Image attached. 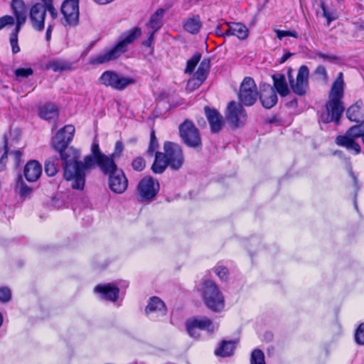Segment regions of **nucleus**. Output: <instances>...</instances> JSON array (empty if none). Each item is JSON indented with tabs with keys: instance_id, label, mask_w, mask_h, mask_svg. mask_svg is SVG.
<instances>
[{
	"instance_id": "nucleus-1",
	"label": "nucleus",
	"mask_w": 364,
	"mask_h": 364,
	"mask_svg": "<svg viewBox=\"0 0 364 364\" xmlns=\"http://www.w3.org/2000/svg\"><path fill=\"white\" fill-rule=\"evenodd\" d=\"M75 127L65 125L58 131L52 139L53 149L60 154L63 162V178L70 182V186L75 190H82L85 183V176L88 168L85 167V161H79L80 151L68 146L75 134Z\"/></svg>"
},
{
	"instance_id": "nucleus-2",
	"label": "nucleus",
	"mask_w": 364,
	"mask_h": 364,
	"mask_svg": "<svg viewBox=\"0 0 364 364\" xmlns=\"http://www.w3.org/2000/svg\"><path fill=\"white\" fill-rule=\"evenodd\" d=\"M344 80L343 73H339L333 81L328 94L326 102V112L321 114V120L324 123L334 122L339 124L341 117L344 111L342 98L344 95Z\"/></svg>"
},
{
	"instance_id": "nucleus-3",
	"label": "nucleus",
	"mask_w": 364,
	"mask_h": 364,
	"mask_svg": "<svg viewBox=\"0 0 364 364\" xmlns=\"http://www.w3.org/2000/svg\"><path fill=\"white\" fill-rule=\"evenodd\" d=\"M141 34V29L138 27L124 32L114 47L92 56L89 60V63L91 65H100L118 58L127 51L128 46L132 44Z\"/></svg>"
},
{
	"instance_id": "nucleus-4",
	"label": "nucleus",
	"mask_w": 364,
	"mask_h": 364,
	"mask_svg": "<svg viewBox=\"0 0 364 364\" xmlns=\"http://www.w3.org/2000/svg\"><path fill=\"white\" fill-rule=\"evenodd\" d=\"M362 137L364 144V124H360L350 127L343 135L338 136L336 143L345 147L349 151H353L355 154L360 153L361 149L356 140Z\"/></svg>"
},
{
	"instance_id": "nucleus-5",
	"label": "nucleus",
	"mask_w": 364,
	"mask_h": 364,
	"mask_svg": "<svg viewBox=\"0 0 364 364\" xmlns=\"http://www.w3.org/2000/svg\"><path fill=\"white\" fill-rule=\"evenodd\" d=\"M203 298L206 306L215 312L222 311L225 306L224 297L217 285L207 280L203 284Z\"/></svg>"
},
{
	"instance_id": "nucleus-6",
	"label": "nucleus",
	"mask_w": 364,
	"mask_h": 364,
	"mask_svg": "<svg viewBox=\"0 0 364 364\" xmlns=\"http://www.w3.org/2000/svg\"><path fill=\"white\" fill-rule=\"evenodd\" d=\"M100 84L110 87L116 90H123L129 85L134 83V80L119 75L112 70L105 71L99 78Z\"/></svg>"
},
{
	"instance_id": "nucleus-7",
	"label": "nucleus",
	"mask_w": 364,
	"mask_h": 364,
	"mask_svg": "<svg viewBox=\"0 0 364 364\" xmlns=\"http://www.w3.org/2000/svg\"><path fill=\"white\" fill-rule=\"evenodd\" d=\"M179 134L183 143L191 148H200L202 141L198 129L193 123L185 120L179 127Z\"/></svg>"
},
{
	"instance_id": "nucleus-8",
	"label": "nucleus",
	"mask_w": 364,
	"mask_h": 364,
	"mask_svg": "<svg viewBox=\"0 0 364 364\" xmlns=\"http://www.w3.org/2000/svg\"><path fill=\"white\" fill-rule=\"evenodd\" d=\"M258 95L254 80L250 77H245L238 92V99L240 103L245 106H251L257 101Z\"/></svg>"
},
{
	"instance_id": "nucleus-9",
	"label": "nucleus",
	"mask_w": 364,
	"mask_h": 364,
	"mask_svg": "<svg viewBox=\"0 0 364 364\" xmlns=\"http://www.w3.org/2000/svg\"><path fill=\"white\" fill-rule=\"evenodd\" d=\"M63 18L61 23L64 26L74 27L79 23V0H65L61 6Z\"/></svg>"
},
{
	"instance_id": "nucleus-10",
	"label": "nucleus",
	"mask_w": 364,
	"mask_h": 364,
	"mask_svg": "<svg viewBox=\"0 0 364 364\" xmlns=\"http://www.w3.org/2000/svg\"><path fill=\"white\" fill-rule=\"evenodd\" d=\"M159 183L151 176L143 178L137 186V195L140 201L152 200L159 191Z\"/></svg>"
},
{
	"instance_id": "nucleus-11",
	"label": "nucleus",
	"mask_w": 364,
	"mask_h": 364,
	"mask_svg": "<svg viewBox=\"0 0 364 364\" xmlns=\"http://www.w3.org/2000/svg\"><path fill=\"white\" fill-rule=\"evenodd\" d=\"M164 149L170 168L173 170H178L184 161L181 146L176 143L166 141L164 143Z\"/></svg>"
},
{
	"instance_id": "nucleus-12",
	"label": "nucleus",
	"mask_w": 364,
	"mask_h": 364,
	"mask_svg": "<svg viewBox=\"0 0 364 364\" xmlns=\"http://www.w3.org/2000/svg\"><path fill=\"white\" fill-rule=\"evenodd\" d=\"M226 118L232 127H240L245 124L247 114L240 103L232 101L228 105Z\"/></svg>"
},
{
	"instance_id": "nucleus-13",
	"label": "nucleus",
	"mask_w": 364,
	"mask_h": 364,
	"mask_svg": "<svg viewBox=\"0 0 364 364\" xmlns=\"http://www.w3.org/2000/svg\"><path fill=\"white\" fill-rule=\"evenodd\" d=\"M309 70L306 65H301L296 80L290 79V86L293 92L300 96L304 95L309 87Z\"/></svg>"
},
{
	"instance_id": "nucleus-14",
	"label": "nucleus",
	"mask_w": 364,
	"mask_h": 364,
	"mask_svg": "<svg viewBox=\"0 0 364 364\" xmlns=\"http://www.w3.org/2000/svg\"><path fill=\"white\" fill-rule=\"evenodd\" d=\"M46 9L44 4H36L30 10V20L33 28L38 31H41L45 28V16Z\"/></svg>"
},
{
	"instance_id": "nucleus-15",
	"label": "nucleus",
	"mask_w": 364,
	"mask_h": 364,
	"mask_svg": "<svg viewBox=\"0 0 364 364\" xmlns=\"http://www.w3.org/2000/svg\"><path fill=\"white\" fill-rule=\"evenodd\" d=\"M128 181L122 170L114 172L109 177V187L116 193H122L127 188Z\"/></svg>"
},
{
	"instance_id": "nucleus-16",
	"label": "nucleus",
	"mask_w": 364,
	"mask_h": 364,
	"mask_svg": "<svg viewBox=\"0 0 364 364\" xmlns=\"http://www.w3.org/2000/svg\"><path fill=\"white\" fill-rule=\"evenodd\" d=\"M205 114L210 127L212 133H218L224 126L223 117L215 109L208 107L204 108Z\"/></svg>"
},
{
	"instance_id": "nucleus-17",
	"label": "nucleus",
	"mask_w": 364,
	"mask_h": 364,
	"mask_svg": "<svg viewBox=\"0 0 364 364\" xmlns=\"http://www.w3.org/2000/svg\"><path fill=\"white\" fill-rule=\"evenodd\" d=\"M114 154L103 155L100 159L96 160L95 165H97L104 174H109L111 176L114 172L119 171L117 166L114 161Z\"/></svg>"
},
{
	"instance_id": "nucleus-18",
	"label": "nucleus",
	"mask_w": 364,
	"mask_h": 364,
	"mask_svg": "<svg viewBox=\"0 0 364 364\" xmlns=\"http://www.w3.org/2000/svg\"><path fill=\"white\" fill-rule=\"evenodd\" d=\"M346 116L351 122L364 124V105L363 101L359 100L349 107L346 111Z\"/></svg>"
},
{
	"instance_id": "nucleus-19",
	"label": "nucleus",
	"mask_w": 364,
	"mask_h": 364,
	"mask_svg": "<svg viewBox=\"0 0 364 364\" xmlns=\"http://www.w3.org/2000/svg\"><path fill=\"white\" fill-rule=\"evenodd\" d=\"M259 99L264 107L270 109L274 107L277 102V95L274 87L269 85H264Z\"/></svg>"
},
{
	"instance_id": "nucleus-20",
	"label": "nucleus",
	"mask_w": 364,
	"mask_h": 364,
	"mask_svg": "<svg viewBox=\"0 0 364 364\" xmlns=\"http://www.w3.org/2000/svg\"><path fill=\"white\" fill-rule=\"evenodd\" d=\"M41 173V165L37 161H30L25 166L24 175L28 181L33 182L37 181Z\"/></svg>"
},
{
	"instance_id": "nucleus-21",
	"label": "nucleus",
	"mask_w": 364,
	"mask_h": 364,
	"mask_svg": "<svg viewBox=\"0 0 364 364\" xmlns=\"http://www.w3.org/2000/svg\"><path fill=\"white\" fill-rule=\"evenodd\" d=\"M11 9L16 18V26H21L26 20L27 9L23 0H12Z\"/></svg>"
},
{
	"instance_id": "nucleus-22",
	"label": "nucleus",
	"mask_w": 364,
	"mask_h": 364,
	"mask_svg": "<svg viewBox=\"0 0 364 364\" xmlns=\"http://www.w3.org/2000/svg\"><path fill=\"white\" fill-rule=\"evenodd\" d=\"M145 311L146 314L155 313L158 316H164L166 314L167 309L161 299L159 297L153 296L149 299Z\"/></svg>"
},
{
	"instance_id": "nucleus-23",
	"label": "nucleus",
	"mask_w": 364,
	"mask_h": 364,
	"mask_svg": "<svg viewBox=\"0 0 364 364\" xmlns=\"http://www.w3.org/2000/svg\"><path fill=\"white\" fill-rule=\"evenodd\" d=\"M228 28L226 30L227 36H235L240 40H245L248 37L249 30L242 23H226Z\"/></svg>"
},
{
	"instance_id": "nucleus-24",
	"label": "nucleus",
	"mask_w": 364,
	"mask_h": 364,
	"mask_svg": "<svg viewBox=\"0 0 364 364\" xmlns=\"http://www.w3.org/2000/svg\"><path fill=\"white\" fill-rule=\"evenodd\" d=\"M95 291L100 293L105 299L114 301L118 298L119 288L111 284L96 286Z\"/></svg>"
},
{
	"instance_id": "nucleus-25",
	"label": "nucleus",
	"mask_w": 364,
	"mask_h": 364,
	"mask_svg": "<svg viewBox=\"0 0 364 364\" xmlns=\"http://www.w3.org/2000/svg\"><path fill=\"white\" fill-rule=\"evenodd\" d=\"M189 321L199 330L206 331L208 333H213L218 328L212 321L207 317L193 318Z\"/></svg>"
},
{
	"instance_id": "nucleus-26",
	"label": "nucleus",
	"mask_w": 364,
	"mask_h": 364,
	"mask_svg": "<svg viewBox=\"0 0 364 364\" xmlns=\"http://www.w3.org/2000/svg\"><path fill=\"white\" fill-rule=\"evenodd\" d=\"M105 155L100 151L98 143L94 142L91 146V154L85 157V167L88 168V170L92 168L95 166V161L100 158L101 156Z\"/></svg>"
},
{
	"instance_id": "nucleus-27",
	"label": "nucleus",
	"mask_w": 364,
	"mask_h": 364,
	"mask_svg": "<svg viewBox=\"0 0 364 364\" xmlns=\"http://www.w3.org/2000/svg\"><path fill=\"white\" fill-rule=\"evenodd\" d=\"M165 14V9H157L150 17L146 26L149 27L152 31L156 32L163 25V18Z\"/></svg>"
},
{
	"instance_id": "nucleus-28",
	"label": "nucleus",
	"mask_w": 364,
	"mask_h": 364,
	"mask_svg": "<svg viewBox=\"0 0 364 364\" xmlns=\"http://www.w3.org/2000/svg\"><path fill=\"white\" fill-rule=\"evenodd\" d=\"M168 166L164 153L156 151L155 160L151 166V170L154 173H162Z\"/></svg>"
},
{
	"instance_id": "nucleus-29",
	"label": "nucleus",
	"mask_w": 364,
	"mask_h": 364,
	"mask_svg": "<svg viewBox=\"0 0 364 364\" xmlns=\"http://www.w3.org/2000/svg\"><path fill=\"white\" fill-rule=\"evenodd\" d=\"M272 79L274 81V87L277 92H278L281 96H287L289 90L284 75L277 73L272 76Z\"/></svg>"
},
{
	"instance_id": "nucleus-30",
	"label": "nucleus",
	"mask_w": 364,
	"mask_h": 364,
	"mask_svg": "<svg viewBox=\"0 0 364 364\" xmlns=\"http://www.w3.org/2000/svg\"><path fill=\"white\" fill-rule=\"evenodd\" d=\"M202 26V22L198 15L187 18L183 23V28L191 34L198 33Z\"/></svg>"
},
{
	"instance_id": "nucleus-31",
	"label": "nucleus",
	"mask_w": 364,
	"mask_h": 364,
	"mask_svg": "<svg viewBox=\"0 0 364 364\" xmlns=\"http://www.w3.org/2000/svg\"><path fill=\"white\" fill-rule=\"evenodd\" d=\"M39 115L46 120L55 119L58 115V107L52 103L46 104L40 108Z\"/></svg>"
},
{
	"instance_id": "nucleus-32",
	"label": "nucleus",
	"mask_w": 364,
	"mask_h": 364,
	"mask_svg": "<svg viewBox=\"0 0 364 364\" xmlns=\"http://www.w3.org/2000/svg\"><path fill=\"white\" fill-rule=\"evenodd\" d=\"M210 61L209 58H204L200 63L196 72L193 76L197 80L204 82L210 70Z\"/></svg>"
},
{
	"instance_id": "nucleus-33",
	"label": "nucleus",
	"mask_w": 364,
	"mask_h": 364,
	"mask_svg": "<svg viewBox=\"0 0 364 364\" xmlns=\"http://www.w3.org/2000/svg\"><path fill=\"white\" fill-rule=\"evenodd\" d=\"M235 348V343L232 341H223L220 347L215 350V355L221 357H227L232 355Z\"/></svg>"
},
{
	"instance_id": "nucleus-34",
	"label": "nucleus",
	"mask_w": 364,
	"mask_h": 364,
	"mask_svg": "<svg viewBox=\"0 0 364 364\" xmlns=\"http://www.w3.org/2000/svg\"><path fill=\"white\" fill-rule=\"evenodd\" d=\"M46 68L48 69H51L55 72H58L71 70L72 65L71 63L65 60H56L49 62L46 65Z\"/></svg>"
},
{
	"instance_id": "nucleus-35",
	"label": "nucleus",
	"mask_w": 364,
	"mask_h": 364,
	"mask_svg": "<svg viewBox=\"0 0 364 364\" xmlns=\"http://www.w3.org/2000/svg\"><path fill=\"white\" fill-rule=\"evenodd\" d=\"M58 171V161L57 159L51 158L45 162V172L48 176H55Z\"/></svg>"
},
{
	"instance_id": "nucleus-36",
	"label": "nucleus",
	"mask_w": 364,
	"mask_h": 364,
	"mask_svg": "<svg viewBox=\"0 0 364 364\" xmlns=\"http://www.w3.org/2000/svg\"><path fill=\"white\" fill-rule=\"evenodd\" d=\"M16 191L21 197L24 198L29 196L32 192V189L23 183L21 178H19L16 182Z\"/></svg>"
},
{
	"instance_id": "nucleus-37",
	"label": "nucleus",
	"mask_w": 364,
	"mask_h": 364,
	"mask_svg": "<svg viewBox=\"0 0 364 364\" xmlns=\"http://www.w3.org/2000/svg\"><path fill=\"white\" fill-rule=\"evenodd\" d=\"M21 26H16L15 29L10 35V44L12 48L13 53H17L20 51V48L18 44V33Z\"/></svg>"
},
{
	"instance_id": "nucleus-38",
	"label": "nucleus",
	"mask_w": 364,
	"mask_h": 364,
	"mask_svg": "<svg viewBox=\"0 0 364 364\" xmlns=\"http://www.w3.org/2000/svg\"><path fill=\"white\" fill-rule=\"evenodd\" d=\"M3 144L4 153L0 158V171H4L6 168L9 150L8 139L5 135L3 136Z\"/></svg>"
},
{
	"instance_id": "nucleus-39",
	"label": "nucleus",
	"mask_w": 364,
	"mask_h": 364,
	"mask_svg": "<svg viewBox=\"0 0 364 364\" xmlns=\"http://www.w3.org/2000/svg\"><path fill=\"white\" fill-rule=\"evenodd\" d=\"M201 58V55L199 53H196L191 59L187 61L185 73L191 74L193 73L194 68L198 63Z\"/></svg>"
},
{
	"instance_id": "nucleus-40",
	"label": "nucleus",
	"mask_w": 364,
	"mask_h": 364,
	"mask_svg": "<svg viewBox=\"0 0 364 364\" xmlns=\"http://www.w3.org/2000/svg\"><path fill=\"white\" fill-rule=\"evenodd\" d=\"M250 364H265L264 354L259 349H255L250 355Z\"/></svg>"
},
{
	"instance_id": "nucleus-41",
	"label": "nucleus",
	"mask_w": 364,
	"mask_h": 364,
	"mask_svg": "<svg viewBox=\"0 0 364 364\" xmlns=\"http://www.w3.org/2000/svg\"><path fill=\"white\" fill-rule=\"evenodd\" d=\"M319 6L322 9L323 16L326 18L327 20L328 26H329L330 23L332 21L337 19L338 16L336 15V14L333 11H328L325 3L323 1H321L319 3Z\"/></svg>"
},
{
	"instance_id": "nucleus-42",
	"label": "nucleus",
	"mask_w": 364,
	"mask_h": 364,
	"mask_svg": "<svg viewBox=\"0 0 364 364\" xmlns=\"http://www.w3.org/2000/svg\"><path fill=\"white\" fill-rule=\"evenodd\" d=\"M314 74L318 76L325 84L328 82V77L326 68L323 65H318L314 70Z\"/></svg>"
},
{
	"instance_id": "nucleus-43",
	"label": "nucleus",
	"mask_w": 364,
	"mask_h": 364,
	"mask_svg": "<svg viewBox=\"0 0 364 364\" xmlns=\"http://www.w3.org/2000/svg\"><path fill=\"white\" fill-rule=\"evenodd\" d=\"M14 73L17 78H26L31 75L33 73V70L31 68H20L15 70Z\"/></svg>"
},
{
	"instance_id": "nucleus-44",
	"label": "nucleus",
	"mask_w": 364,
	"mask_h": 364,
	"mask_svg": "<svg viewBox=\"0 0 364 364\" xmlns=\"http://www.w3.org/2000/svg\"><path fill=\"white\" fill-rule=\"evenodd\" d=\"M355 340L359 345L364 344V323H362L358 327L355 333Z\"/></svg>"
},
{
	"instance_id": "nucleus-45",
	"label": "nucleus",
	"mask_w": 364,
	"mask_h": 364,
	"mask_svg": "<svg viewBox=\"0 0 364 364\" xmlns=\"http://www.w3.org/2000/svg\"><path fill=\"white\" fill-rule=\"evenodd\" d=\"M132 166L136 171H141L146 166L145 160L143 157L138 156L134 159Z\"/></svg>"
},
{
	"instance_id": "nucleus-46",
	"label": "nucleus",
	"mask_w": 364,
	"mask_h": 364,
	"mask_svg": "<svg viewBox=\"0 0 364 364\" xmlns=\"http://www.w3.org/2000/svg\"><path fill=\"white\" fill-rule=\"evenodd\" d=\"M157 147L158 143L156 141V137L155 136L154 131L152 130L151 132L150 144L147 150V154L151 156Z\"/></svg>"
},
{
	"instance_id": "nucleus-47",
	"label": "nucleus",
	"mask_w": 364,
	"mask_h": 364,
	"mask_svg": "<svg viewBox=\"0 0 364 364\" xmlns=\"http://www.w3.org/2000/svg\"><path fill=\"white\" fill-rule=\"evenodd\" d=\"M186 330L188 334L193 338H198L200 336V333L198 332V328H197L195 325H193L189 320H188L186 323Z\"/></svg>"
},
{
	"instance_id": "nucleus-48",
	"label": "nucleus",
	"mask_w": 364,
	"mask_h": 364,
	"mask_svg": "<svg viewBox=\"0 0 364 364\" xmlns=\"http://www.w3.org/2000/svg\"><path fill=\"white\" fill-rule=\"evenodd\" d=\"M214 272L221 280H226L228 279L229 272L225 267L217 266L214 269Z\"/></svg>"
},
{
	"instance_id": "nucleus-49",
	"label": "nucleus",
	"mask_w": 364,
	"mask_h": 364,
	"mask_svg": "<svg viewBox=\"0 0 364 364\" xmlns=\"http://www.w3.org/2000/svg\"><path fill=\"white\" fill-rule=\"evenodd\" d=\"M274 31L277 34V37L280 40H282V38L285 36H291L295 38H298V33L295 31L275 30Z\"/></svg>"
},
{
	"instance_id": "nucleus-50",
	"label": "nucleus",
	"mask_w": 364,
	"mask_h": 364,
	"mask_svg": "<svg viewBox=\"0 0 364 364\" xmlns=\"http://www.w3.org/2000/svg\"><path fill=\"white\" fill-rule=\"evenodd\" d=\"M203 82L199 80H197L194 77L190 79L187 83V89L190 91H193L198 88Z\"/></svg>"
},
{
	"instance_id": "nucleus-51",
	"label": "nucleus",
	"mask_w": 364,
	"mask_h": 364,
	"mask_svg": "<svg viewBox=\"0 0 364 364\" xmlns=\"http://www.w3.org/2000/svg\"><path fill=\"white\" fill-rule=\"evenodd\" d=\"M11 291L6 287L0 289V301L1 302H7L11 299Z\"/></svg>"
},
{
	"instance_id": "nucleus-52",
	"label": "nucleus",
	"mask_w": 364,
	"mask_h": 364,
	"mask_svg": "<svg viewBox=\"0 0 364 364\" xmlns=\"http://www.w3.org/2000/svg\"><path fill=\"white\" fill-rule=\"evenodd\" d=\"M45 8L46 9V11H48L50 16H51L53 21L52 22H55L56 18L58 16V11L53 7V3L44 4Z\"/></svg>"
},
{
	"instance_id": "nucleus-53",
	"label": "nucleus",
	"mask_w": 364,
	"mask_h": 364,
	"mask_svg": "<svg viewBox=\"0 0 364 364\" xmlns=\"http://www.w3.org/2000/svg\"><path fill=\"white\" fill-rule=\"evenodd\" d=\"M14 18L11 16H4L0 18V30L7 25H13Z\"/></svg>"
},
{
	"instance_id": "nucleus-54",
	"label": "nucleus",
	"mask_w": 364,
	"mask_h": 364,
	"mask_svg": "<svg viewBox=\"0 0 364 364\" xmlns=\"http://www.w3.org/2000/svg\"><path fill=\"white\" fill-rule=\"evenodd\" d=\"M11 154L14 159L15 167H16V168L18 167L22 162V161H21L22 152L19 150H16V151L11 152Z\"/></svg>"
},
{
	"instance_id": "nucleus-55",
	"label": "nucleus",
	"mask_w": 364,
	"mask_h": 364,
	"mask_svg": "<svg viewBox=\"0 0 364 364\" xmlns=\"http://www.w3.org/2000/svg\"><path fill=\"white\" fill-rule=\"evenodd\" d=\"M123 149H124V146H123L122 142L120 141H117L115 143L114 151L112 154H114V157L115 156L119 157L121 156L122 152L123 151Z\"/></svg>"
},
{
	"instance_id": "nucleus-56",
	"label": "nucleus",
	"mask_w": 364,
	"mask_h": 364,
	"mask_svg": "<svg viewBox=\"0 0 364 364\" xmlns=\"http://www.w3.org/2000/svg\"><path fill=\"white\" fill-rule=\"evenodd\" d=\"M316 55L320 58L328 60L331 62L336 61L338 59V58L334 55L323 54L321 52L316 53Z\"/></svg>"
},
{
	"instance_id": "nucleus-57",
	"label": "nucleus",
	"mask_w": 364,
	"mask_h": 364,
	"mask_svg": "<svg viewBox=\"0 0 364 364\" xmlns=\"http://www.w3.org/2000/svg\"><path fill=\"white\" fill-rule=\"evenodd\" d=\"M55 26V22H50L48 25L46 33V38L47 41H50L51 38V33L53 29V27Z\"/></svg>"
},
{
	"instance_id": "nucleus-58",
	"label": "nucleus",
	"mask_w": 364,
	"mask_h": 364,
	"mask_svg": "<svg viewBox=\"0 0 364 364\" xmlns=\"http://www.w3.org/2000/svg\"><path fill=\"white\" fill-rule=\"evenodd\" d=\"M155 33L156 32H154L152 31H151L149 33L148 39L146 41H143V43H142L144 46H147V47H150L151 46V44L153 43V41H154V36Z\"/></svg>"
},
{
	"instance_id": "nucleus-59",
	"label": "nucleus",
	"mask_w": 364,
	"mask_h": 364,
	"mask_svg": "<svg viewBox=\"0 0 364 364\" xmlns=\"http://www.w3.org/2000/svg\"><path fill=\"white\" fill-rule=\"evenodd\" d=\"M215 34H216L218 36H223V37H225V36H228L226 35V31H224V32L222 31V27H221V26H217V27H216V28H215Z\"/></svg>"
},
{
	"instance_id": "nucleus-60",
	"label": "nucleus",
	"mask_w": 364,
	"mask_h": 364,
	"mask_svg": "<svg viewBox=\"0 0 364 364\" xmlns=\"http://www.w3.org/2000/svg\"><path fill=\"white\" fill-rule=\"evenodd\" d=\"M292 55V53H285L281 58H280V60H279V63H284L286 60H287Z\"/></svg>"
},
{
	"instance_id": "nucleus-61",
	"label": "nucleus",
	"mask_w": 364,
	"mask_h": 364,
	"mask_svg": "<svg viewBox=\"0 0 364 364\" xmlns=\"http://www.w3.org/2000/svg\"><path fill=\"white\" fill-rule=\"evenodd\" d=\"M350 175L351 178H353L355 185L357 186L358 180H357V178L355 176V174L353 173V172L351 168L350 170Z\"/></svg>"
},
{
	"instance_id": "nucleus-62",
	"label": "nucleus",
	"mask_w": 364,
	"mask_h": 364,
	"mask_svg": "<svg viewBox=\"0 0 364 364\" xmlns=\"http://www.w3.org/2000/svg\"><path fill=\"white\" fill-rule=\"evenodd\" d=\"M287 75H288V77H289V81H290V79H294L293 76H292V70H291V68H289L288 72H287Z\"/></svg>"
},
{
	"instance_id": "nucleus-63",
	"label": "nucleus",
	"mask_w": 364,
	"mask_h": 364,
	"mask_svg": "<svg viewBox=\"0 0 364 364\" xmlns=\"http://www.w3.org/2000/svg\"><path fill=\"white\" fill-rule=\"evenodd\" d=\"M129 142L131 143V144H134V143L136 142V138L129 139Z\"/></svg>"
},
{
	"instance_id": "nucleus-64",
	"label": "nucleus",
	"mask_w": 364,
	"mask_h": 364,
	"mask_svg": "<svg viewBox=\"0 0 364 364\" xmlns=\"http://www.w3.org/2000/svg\"><path fill=\"white\" fill-rule=\"evenodd\" d=\"M44 4H51L53 3V0H42Z\"/></svg>"
}]
</instances>
